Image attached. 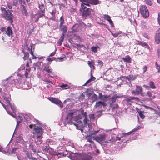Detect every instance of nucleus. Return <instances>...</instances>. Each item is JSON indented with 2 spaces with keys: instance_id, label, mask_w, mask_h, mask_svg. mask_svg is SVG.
<instances>
[{
  "instance_id": "nucleus-53",
  "label": "nucleus",
  "mask_w": 160,
  "mask_h": 160,
  "mask_svg": "<svg viewBox=\"0 0 160 160\" xmlns=\"http://www.w3.org/2000/svg\"><path fill=\"white\" fill-rule=\"evenodd\" d=\"M108 22H109V23L112 27H113L114 26L113 22L112 21L111 19Z\"/></svg>"
},
{
  "instance_id": "nucleus-24",
  "label": "nucleus",
  "mask_w": 160,
  "mask_h": 160,
  "mask_svg": "<svg viewBox=\"0 0 160 160\" xmlns=\"http://www.w3.org/2000/svg\"><path fill=\"white\" fill-rule=\"evenodd\" d=\"M64 33H63L59 39L58 41V43L59 44L60 46H61L62 44L63 41V39H64Z\"/></svg>"
},
{
  "instance_id": "nucleus-61",
  "label": "nucleus",
  "mask_w": 160,
  "mask_h": 160,
  "mask_svg": "<svg viewBox=\"0 0 160 160\" xmlns=\"http://www.w3.org/2000/svg\"><path fill=\"white\" fill-rule=\"evenodd\" d=\"M25 77L27 78H28V72L26 71L24 73Z\"/></svg>"
},
{
  "instance_id": "nucleus-52",
  "label": "nucleus",
  "mask_w": 160,
  "mask_h": 160,
  "mask_svg": "<svg viewBox=\"0 0 160 160\" xmlns=\"http://www.w3.org/2000/svg\"><path fill=\"white\" fill-rule=\"evenodd\" d=\"M140 44L143 46H146L147 48L149 47L145 43L140 42Z\"/></svg>"
},
{
  "instance_id": "nucleus-42",
  "label": "nucleus",
  "mask_w": 160,
  "mask_h": 160,
  "mask_svg": "<svg viewBox=\"0 0 160 160\" xmlns=\"http://www.w3.org/2000/svg\"><path fill=\"white\" fill-rule=\"evenodd\" d=\"M43 80L47 84L51 83L52 84V82L49 79H43Z\"/></svg>"
},
{
  "instance_id": "nucleus-10",
  "label": "nucleus",
  "mask_w": 160,
  "mask_h": 160,
  "mask_svg": "<svg viewBox=\"0 0 160 160\" xmlns=\"http://www.w3.org/2000/svg\"><path fill=\"white\" fill-rule=\"evenodd\" d=\"M52 102L59 105L60 108H62L63 107V104L61 101L57 98H51L49 99Z\"/></svg>"
},
{
  "instance_id": "nucleus-7",
  "label": "nucleus",
  "mask_w": 160,
  "mask_h": 160,
  "mask_svg": "<svg viewBox=\"0 0 160 160\" xmlns=\"http://www.w3.org/2000/svg\"><path fill=\"white\" fill-rule=\"evenodd\" d=\"M106 134L105 133H103L102 134H99V135L93 136L92 139L100 143L101 144L102 142L105 140Z\"/></svg>"
},
{
  "instance_id": "nucleus-64",
  "label": "nucleus",
  "mask_w": 160,
  "mask_h": 160,
  "mask_svg": "<svg viewBox=\"0 0 160 160\" xmlns=\"http://www.w3.org/2000/svg\"><path fill=\"white\" fill-rule=\"evenodd\" d=\"M158 56L159 58H160V50L159 49L158 50Z\"/></svg>"
},
{
  "instance_id": "nucleus-54",
  "label": "nucleus",
  "mask_w": 160,
  "mask_h": 160,
  "mask_svg": "<svg viewBox=\"0 0 160 160\" xmlns=\"http://www.w3.org/2000/svg\"><path fill=\"white\" fill-rule=\"evenodd\" d=\"M96 79L95 77H93L92 75V73H91V81H95Z\"/></svg>"
},
{
  "instance_id": "nucleus-26",
  "label": "nucleus",
  "mask_w": 160,
  "mask_h": 160,
  "mask_svg": "<svg viewBox=\"0 0 160 160\" xmlns=\"http://www.w3.org/2000/svg\"><path fill=\"white\" fill-rule=\"evenodd\" d=\"M140 128V126H138L136 127V128L133 129L132 131L128 132V133H123V135H129L130 133H131L132 132H135L137 130H138Z\"/></svg>"
},
{
  "instance_id": "nucleus-12",
  "label": "nucleus",
  "mask_w": 160,
  "mask_h": 160,
  "mask_svg": "<svg viewBox=\"0 0 160 160\" xmlns=\"http://www.w3.org/2000/svg\"><path fill=\"white\" fill-rule=\"evenodd\" d=\"M39 11L38 14H41V17H43L45 15V8L43 4H39Z\"/></svg>"
},
{
  "instance_id": "nucleus-43",
  "label": "nucleus",
  "mask_w": 160,
  "mask_h": 160,
  "mask_svg": "<svg viewBox=\"0 0 160 160\" xmlns=\"http://www.w3.org/2000/svg\"><path fill=\"white\" fill-rule=\"evenodd\" d=\"M19 3L20 5V6H24L25 5L26 3L25 0H19Z\"/></svg>"
},
{
  "instance_id": "nucleus-49",
  "label": "nucleus",
  "mask_w": 160,
  "mask_h": 160,
  "mask_svg": "<svg viewBox=\"0 0 160 160\" xmlns=\"http://www.w3.org/2000/svg\"><path fill=\"white\" fill-rule=\"evenodd\" d=\"M152 93L150 91H148L146 93V96L149 97H151L152 96Z\"/></svg>"
},
{
  "instance_id": "nucleus-3",
  "label": "nucleus",
  "mask_w": 160,
  "mask_h": 160,
  "mask_svg": "<svg viewBox=\"0 0 160 160\" xmlns=\"http://www.w3.org/2000/svg\"><path fill=\"white\" fill-rule=\"evenodd\" d=\"M87 120L86 117H85L83 119V123L80 120H78L77 123L74 122V124L76 127L78 129L82 131L83 130V128L85 127L87 124Z\"/></svg>"
},
{
  "instance_id": "nucleus-21",
  "label": "nucleus",
  "mask_w": 160,
  "mask_h": 160,
  "mask_svg": "<svg viewBox=\"0 0 160 160\" xmlns=\"http://www.w3.org/2000/svg\"><path fill=\"white\" fill-rule=\"evenodd\" d=\"M122 59L124 62L129 63H131V58L129 55H127L125 57L122 58Z\"/></svg>"
},
{
  "instance_id": "nucleus-15",
  "label": "nucleus",
  "mask_w": 160,
  "mask_h": 160,
  "mask_svg": "<svg viewBox=\"0 0 160 160\" xmlns=\"http://www.w3.org/2000/svg\"><path fill=\"white\" fill-rule=\"evenodd\" d=\"M155 40L157 43L159 44L160 43V28L157 32L155 37Z\"/></svg>"
},
{
  "instance_id": "nucleus-29",
  "label": "nucleus",
  "mask_w": 160,
  "mask_h": 160,
  "mask_svg": "<svg viewBox=\"0 0 160 160\" xmlns=\"http://www.w3.org/2000/svg\"><path fill=\"white\" fill-rule=\"evenodd\" d=\"M122 32L119 31L118 32H116L115 33L111 32V34L114 37L116 38L119 36H121L120 34L122 33Z\"/></svg>"
},
{
  "instance_id": "nucleus-40",
  "label": "nucleus",
  "mask_w": 160,
  "mask_h": 160,
  "mask_svg": "<svg viewBox=\"0 0 160 160\" xmlns=\"http://www.w3.org/2000/svg\"><path fill=\"white\" fill-rule=\"evenodd\" d=\"M51 14L52 15V17H51V19L52 20L54 19L55 16L56 14L55 10H53L51 12Z\"/></svg>"
},
{
  "instance_id": "nucleus-48",
  "label": "nucleus",
  "mask_w": 160,
  "mask_h": 160,
  "mask_svg": "<svg viewBox=\"0 0 160 160\" xmlns=\"http://www.w3.org/2000/svg\"><path fill=\"white\" fill-rule=\"evenodd\" d=\"M49 67L48 65H46L44 66V67L43 68V70L45 71H47L46 70H47L49 69Z\"/></svg>"
},
{
  "instance_id": "nucleus-4",
  "label": "nucleus",
  "mask_w": 160,
  "mask_h": 160,
  "mask_svg": "<svg viewBox=\"0 0 160 160\" xmlns=\"http://www.w3.org/2000/svg\"><path fill=\"white\" fill-rule=\"evenodd\" d=\"M3 17L6 20L10 22H13V16L12 14L9 10L8 12L5 9L3 11Z\"/></svg>"
},
{
  "instance_id": "nucleus-63",
  "label": "nucleus",
  "mask_w": 160,
  "mask_h": 160,
  "mask_svg": "<svg viewBox=\"0 0 160 160\" xmlns=\"http://www.w3.org/2000/svg\"><path fill=\"white\" fill-rule=\"evenodd\" d=\"M17 149V148H13L11 151V152L12 153H15L16 150Z\"/></svg>"
},
{
  "instance_id": "nucleus-27",
  "label": "nucleus",
  "mask_w": 160,
  "mask_h": 160,
  "mask_svg": "<svg viewBox=\"0 0 160 160\" xmlns=\"http://www.w3.org/2000/svg\"><path fill=\"white\" fill-rule=\"evenodd\" d=\"M116 141L115 138L112 137L108 141L106 142L107 143H111L114 144L115 143Z\"/></svg>"
},
{
  "instance_id": "nucleus-59",
  "label": "nucleus",
  "mask_w": 160,
  "mask_h": 160,
  "mask_svg": "<svg viewBox=\"0 0 160 160\" xmlns=\"http://www.w3.org/2000/svg\"><path fill=\"white\" fill-rule=\"evenodd\" d=\"M8 7L9 9H11L12 8V5L10 3H8L7 4Z\"/></svg>"
},
{
  "instance_id": "nucleus-58",
  "label": "nucleus",
  "mask_w": 160,
  "mask_h": 160,
  "mask_svg": "<svg viewBox=\"0 0 160 160\" xmlns=\"http://www.w3.org/2000/svg\"><path fill=\"white\" fill-rule=\"evenodd\" d=\"M131 92H132V94H134L135 95H138V93L137 92H136V90H132V91Z\"/></svg>"
},
{
  "instance_id": "nucleus-34",
  "label": "nucleus",
  "mask_w": 160,
  "mask_h": 160,
  "mask_svg": "<svg viewBox=\"0 0 160 160\" xmlns=\"http://www.w3.org/2000/svg\"><path fill=\"white\" fill-rule=\"evenodd\" d=\"M102 18H104L105 19L108 21L111 20L110 17L107 14H104L102 17Z\"/></svg>"
},
{
  "instance_id": "nucleus-11",
  "label": "nucleus",
  "mask_w": 160,
  "mask_h": 160,
  "mask_svg": "<svg viewBox=\"0 0 160 160\" xmlns=\"http://www.w3.org/2000/svg\"><path fill=\"white\" fill-rule=\"evenodd\" d=\"M123 97L122 95H118L117 94H115L111 98L110 100V103H115L116 99L118 98Z\"/></svg>"
},
{
  "instance_id": "nucleus-14",
  "label": "nucleus",
  "mask_w": 160,
  "mask_h": 160,
  "mask_svg": "<svg viewBox=\"0 0 160 160\" xmlns=\"http://www.w3.org/2000/svg\"><path fill=\"white\" fill-rule=\"evenodd\" d=\"M36 138H35V141L36 143V144L37 145H39L41 144L42 142V136H36Z\"/></svg>"
},
{
  "instance_id": "nucleus-39",
  "label": "nucleus",
  "mask_w": 160,
  "mask_h": 160,
  "mask_svg": "<svg viewBox=\"0 0 160 160\" xmlns=\"http://www.w3.org/2000/svg\"><path fill=\"white\" fill-rule=\"evenodd\" d=\"M61 88H63L65 89H68L69 88V86L67 84H63L60 86Z\"/></svg>"
},
{
  "instance_id": "nucleus-50",
  "label": "nucleus",
  "mask_w": 160,
  "mask_h": 160,
  "mask_svg": "<svg viewBox=\"0 0 160 160\" xmlns=\"http://www.w3.org/2000/svg\"><path fill=\"white\" fill-rule=\"evenodd\" d=\"M0 29L2 32L5 31L6 30V28L5 27H1L0 28Z\"/></svg>"
},
{
  "instance_id": "nucleus-45",
  "label": "nucleus",
  "mask_w": 160,
  "mask_h": 160,
  "mask_svg": "<svg viewBox=\"0 0 160 160\" xmlns=\"http://www.w3.org/2000/svg\"><path fill=\"white\" fill-rule=\"evenodd\" d=\"M145 2L147 4L150 6H151L152 4V2L150 0H145Z\"/></svg>"
},
{
  "instance_id": "nucleus-51",
  "label": "nucleus",
  "mask_w": 160,
  "mask_h": 160,
  "mask_svg": "<svg viewBox=\"0 0 160 160\" xmlns=\"http://www.w3.org/2000/svg\"><path fill=\"white\" fill-rule=\"evenodd\" d=\"M65 57V56L64 55H63L62 57L58 58V59H59L60 60L62 61Z\"/></svg>"
},
{
  "instance_id": "nucleus-38",
  "label": "nucleus",
  "mask_w": 160,
  "mask_h": 160,
  "mask_svg": "<svg viewBox=\"0 0 160 160\" xmlns=\"http://www.w3.org/2000/svg\"><path fill=\"white\" fill-rule=\"evenodd\" d=\"M128 80H133L135 79V77L132 75H129L128 76Z\"/></svg>"
},
{
  "instance_id": "nucleus-25",
  "label": "nucleus",
  "mask_w": 160,
  "mask_h": 160,
  "mask_svg": "<svg viewBox=\"0 0 160 160\" xmlns=\"http://www.w3.org/2000/svg\"><path fill=\"white\" fill-rule=\"evenodd\" d=\"M41 17V14H35L32 18V19H35V21L36 22H37L38 21V20L39 18L41 17Z\"/></svg>"
},
{
  "instance_id": "nucleus-22",
  "label": "nucleus",
  "mask_w": 160,
  "mask_h": 160,
  "mask_svg": "<svg viewBox=\"0 0 160 160\" xmlns=\"http://www.w3.org/2000/svg\"><path fill=\"white\" fill-rule=\"evenodd\" d=\"M135 90L138 94L141 93L142 92V87L139 86H136Z\"/></svg>"
},
{
  "instance_id": "nucleus-28",
  "label": "nucleus",
  "mask_w": 160,
  "mask_h": 160,
  "mask_svg": "<svg viewBox=\"0 0 160 160\" xmlns=\"http://www.w3.org/2000/svg\"><path fill=\"white\" fill-rule=\"evenodd\" d=\"M59 21L60 22V24L59 26V28H62V25L64 23V21L63 18V16H62L60 18Z\"/></svg>"
},
{
  "instance_id": "nucleus-30",
  "label": "nucleus",
  "mask_w": 160,
  "mask_h": 160,
  "mask_svg": "<svg viewBox=\"0 0 160 160\" xmlns=\"http://www.w3.org/2000/svg\"><path fill=\"white\" fill-rule=\"evenodd\" d=\"M110 106L112 108V109H117L118 107V105L115 103H110Z\"/></svg>"
},
{
  "instance_id": "nucleus-62",
  "label": "nucleus",
  "mask_w": 160,
  "mask_h": 160,
  "mask_svg": "<svg viewBox=\"0 0 160 160\" xmlns=\"http://www.w3.org/2000/svg\"><path fill=\"white\" fill-rule=\"evenodd\" d=\"M158 21L159 25H160V13L158 14Z\"/></svg>"
},
{
  "instance_id": "nucleus-23",
  "label": "nucleus",
  "mask_w": 160,
  "mask_h": 160,
  "mask_svg": "<svg viewBox=\"0 0 160 160\" xmlns=\"http://www.w3.org/2000/svg\"><path fill=\"white\" fill-rule=\"evenodd\" d=\"M101 2L99 0H91V4L96 5L100 4Z\"/></svg>"
},
{
  "instance_id": "nucleus-18",
  "label": "nucleus",
  "mask_w": 160,
  "mask_h": 160,
  "mask_svg": "<svg viewBox=\"0 0 160 160\" xmlns=\"http://www.w3.org/2000/svg\"><path fill=\"white\" fill-rule=\"evenodd\" d=\"M125 100L127 102H132L133 100H135L136 101L139 100V99L138 97H129L126 98Z\"/></svg>"
},
{
  "instance_id": "nucleus-20",
  "label": "nucleus",
  "mask_w": 160,
  "mask_h": 160,
  "mask_svg": "<svg viewBox=\"0 0 160 160\" xmlns=\"http://www.w3.org/2000/svg\"><path fill=\"white\" fill-rule=\"evenodd\" d=\"M80 1L82 2L84 6L89 7L90 4V0H80Z\"/></svg>"
},
{
  "instance_id": "nucleus-60",
  "label": "nucleus",
  "mask_w": 160,
  "mask_h": 160,
  "mask_svg": "<svg viewBox=\"0 0 160 160\" xmlns=\"http://www.w3.org/2000/svg\"><path fill=\"white\" fill-rule=\"evenodd\" d=\"M85 138L88 141L90 142V135H88Z\"/></svg>"
},
{
  "instance_id": "nucleus-57",
  "label": "nucleus",
  "mask_w": 160,
  "mask_h": 160,
  "mask_svg": "<svg viewBox=\"0 0 160 160\" xmlns=\"http://www.w3.org/2000/svg\"><path fill=\"white\" fill-rule=\"evenodd\" d=\"M43 148L44 150L48 152L49 150V148H48L46 146H45L43 147Z\"/></svg>"
},
{
  "instance_id": "nucleus-9",
  "label": "nucleus",
  "mask_w": 160,
  "mask_h": 160,
  "mask_svg": "<svg viewBox=\"0 0 160 160\" xmlns=\"http://www.w3.org/2000/svg\"><path fill=\"white\" fill-rule=\"evenodd\" d=\"M73 113L72 112H70L68 114L66 118L65 122L67 123L70 124H74L73 122Z\"/></svg>"
},
{
  "instance_id": "nucleus-33",
  "label": "nucleus",
  "mask_w": 160,
  "mask_h": 160,
  "mask_svg": "<svg viewBox=\"0 0 160 160\" xmlns=\"http://www.w3.org/2000/svg\"><path fill=\"white\" fill-rule=\"evenodd\" d=\"M26 155H27V158L30 160H32V158H33V157L32 156V153L28 152H26Z\"/></svg>"
},
{
  "instance_id": "nucleus-17",
  "label": "nucleus",
  "mask_w": 160,
  "mask_h": 160,
  "mask_svg": "<svg viewBox=\"0 0 160 160\" xmlns=\"http://www.w3.org/2000/svg\"><path fill=\"white\" fill-rule=\"evenodd\" d=\"M6 34L9 37H12L13 32L11 27L8 26L5 31Z\"/></svg>"
},
{
  "instance_id": "nucleus-13",
  "label": "nucleus",
  "mask_w": 160,
  "mask_h": 160,
  "mask_svg": "<svg viewBox=\"0 0 160 160\" xmlns=\"http://www.w3.org/2000/svg\"><path fill=\"white\" fill-rule=\"evenodd\" d=\"M31 49H30L29 48H28V49L29 51H30V54L32 56V59H35L37 58V57H36L34 55V48H35V45L33 44H32L30 45Z\"/></svg>"
},
{
  "instance_id": "nucleus-46",
  "label": "nucleus",
  "mask_w": 160,
  "mask_h": 160,
  "mask_svg": "<svg viewBox=\"0 0 160 160\" xmlns=\"http://www.w3.org/2000/svg\"><path fill=\"white\" fill-rule=\"evenodd\" d=\"M148 69V67L146 66H144L143 68V73H144Z\"/></svg>"
},
{
  "instance_id": "nucleus-32",
  "label": "nucleus",
  "mask_w": 160,
  "mask_h": 160,
  "mask_svg": "<svg viewBox=\"0 0 160 160\" xmlns=\"http://www.w3.org/2000/svg\"><path fill=\"white\" fill-rule=\"evenodd\" d=\"M99 48V47L97 45L95 46H93L91 48V51L94 52H96L98 49Z\"/></svg>"
},
{
  "instance_id": "nucleus-35",
  "label": "nucleus",
  "mask_w": 160,
  "mask_h": 160,
  "mask_svg": "<svg viewBox=\"0 0 160 160\" xmlns=\"http://www.w3.org/2000/svg\"><path fill=\"white\" fill-rule=\"evenodd\" d=\"M60 29H61L64 33L66 32L67 31V26L66 25L63 26L62 25V28H60Z\"/></svg>"
},
{
  "instance_id": "nucleus-5",
  "label": "nucleus",
  "mask_w": 160,
  "mask_h": 160,
  "mask_svg": "<svg viewBox=\"0 0 160 160\" xmlns=\"http://www.w3.org/2000/svg\"><path fill=\"white\" fill-rule=\"evenodd\" d=\"M80 10L82 12L83 17H87L90 14V8L89 7H87L84 6L83 4H81V7Z\"/></svg>"
},
{
  "instance_id": "nucleus-31",
  "label": "nucleus",
  "mask_w": 160,
  "mask_h": 160,
  "mask_svg": "<svg viewBox=\"0 0 160 160\" xmlns=\"http://www.w3.org/2000/svg\"><path fill=\"white\" fill-rule=\"evenodd\" d=\"M22 52H23L24 56L23 57V59L24 60H26L28 59L29 57V54L28 52H25L23 51H22Z\"/></svg>"
},
{
  "instance_id": "nucleus-8",
  "label": "nucleus",
  "mask_w": 160,
  "mask_h": 160,
  "mask_svg": "<svg viewBox=\"0 0 160 160\" xmlns=\"http://www.w3.org/2000/svg\"><path fill=\"white\" fill-rule=\"evenodd\" d=\"M34 134L35 137L37 136H42L43 131L42 129V128L36 126L35 124H34Z\"/></svg>"
},
{
  "instance_id": "nucleus-16",
  "label": "nucleus",
  "mask_w": 160,
  "mask_h": 160,
  "mask_svg": "<svg viewBox=\"0 0 160 160\" xmlns=\"http://www.w3.org/2000/svg\"><path fill=\"white\" fill-rule=\"evenodd\" d=\"M105 106V103L102 101H99L97 102L95 105V107H98L99 108H101L102 107L104 108Z\"/></svg>"
},
{
  "instance_id": "nucleus-44",
  "label": "nucleus",
  "mask_w": 160,
  "mask_h": 160,
  "mask_svg": "<svg viewBox=\"0 0 160 160\" xmlns=\"http://www.w3.org/2000/svg\"><path fill=\"white\" fill-rule=\"evenodd\" d=\"M155 66L156 69L158 70V72L160 73V66L158 64L157 62H155Z\"/></svg>"
},
{
  "instance_id": "nucleus-41",
  "label": "nucleus",
  "mask_w": 160,
  "mask_h": 160,
  "mask_svg": "<svg viewBox=\"0 0 160 160\" xmlns=\"http://www.w3.org/2000/svg\"><path fill=\"white\" fill-rule=\"evenodd\" d=\"M10 107L11 108V109L12 110L13 112L15 113V112L16 111V109L14 107L12 106L11 103L10 105H9L8 107H7V109H8V108H9Z\"/></svg>"
},
{
  "instance_id": "nucleus-6",
  "label": "nucleus",
  "mask_w": 160,
  "mask_h": 160,
  "mask_svg": "<svg viewBox=\"0 0 160 160\" xmlns=\"http://www.w3.org/2000/svg\"><path fill=\"white\" fill-rule=\"evenodd\" d=\"M140 13L144 17L147 18L149 16V12L147 7L144 5H143L140 7L139 8Z\"/></svg>"
},
{
  "instance_id": "nucleus-56",
  "label": "nucleus",
  "mask_w": 160,
  "mask_h": 160,
  "mask_svg": "<svg viewBox=\"0 0 160 160\" xmlns=\"http://www.w3.org/2000/svg\"><path fill=\"white\" fill-rule=\"evenodd\" d=\"M13 4V5L17 6L18 5V1H17V0H14Z\"/></svg>"
},
{
  "instance_id": "nucleus-19",
  "label": "nucleus",
  "mask_w": 160,
  "mask_h": 160,
  "mask_svg": "<svg viewBox=\"0 0 160 160\" xmlns=\"http://www.w3.org/2000/svg\"><path fill=\"white\" fill-rule=\"evenodd\" d=\"M20 8L22 10V13L26 16L28 15V13L27 11L26 7L25 6H20Z\"/></svg>"
},
{
  "instance_id": "nucleus-47",
  "label": "nucleus",
  "mask_w": 160,
  "mask_h": 160,
  "mask_svg": "<svg viewBox=\"0 0 160 160\" xmlns=\"http://www.w3.org/2000/svg\"><path fill=\"white\" fill-rule=\"evenodd\" d=\"M91 69H95V66L93 65V61L92 60L91 61Z\"/></svg>"
},
{
  "instance_id": "nucleus-1",
  "label": "nucleus",
  "mask_w": 160,
  "mask_h": 160,
  "mask_svg": "<svg viewBox=\"0 0 160 160\" xmlns=\"http://www.w3.org/2000/svg\"><path fill=\"white\" fill-rule=\"evenodd\" d=\"M3 97L4 98L3 102H4L6 104V105H5L4 104L2 103L0 101V102L3 106L4 109L7 111L8 113L10 115H12V113L8 111L7 108V107H8L9 105H10L11 104L10 102V100L11 99V98L9 96V95L6 94H4L3 95Z\"/></svg>"
},
{
  "instance_id": "nucleus-36",
  "label": "nucleus",
  "mask_w": 160,
  "mask_h": 160,
  "mask_svg": "<svg viewBox=\"0 0 160 160\" xmlns=\"http://www.w3.org/2000/svg\"><path fill=\"white\" fill-rule=\"evenodd\" d=\"M150 87L152 89H155L156 88V87L154 84V83L152 81H150L149 84Z\"/></svg>"
},
{
  "instance_id": "nucleus-2",
  "label": "nucleus",
  "mask_w": 160,
  "mask_h": 160,
  "mask_svg": "<svg viewBox=\"0 0 160 160\" xmlns=\"http://www.w3.org/2000/svg\"><path fill=\"white\" fill-rule=\"evenodd\" d=\"M96 127L94 123H91V146L92 145L91 144H92L93 148L95 149L96 148V146L94 144V142L93 141H92L91 139L92 138V137H93L92 136V135L98 133L100 131L99 130H96ZM91 147L92 148V146H91Z\"/></svg>"
},
{
  "instance_id": "nucleus-37",
  "label": "nucleus",
  "mask_w": 160,
  "mask_h": 160,
  "mask_svg": "<svg viewBox=\"0 0 160 160\" xmlns=\"http://www.w3.org/2000/svg\"><path fill=\"white\" fill-rule=\"evenodd\" d=\"M137 111L138 112L139 116L142 118L143 119L144 118L145 116L144 115H143L142 113V112L139 109H138V110H137Z\"/></svg>"
},
{
  "instance_id": "nucleus-55",
  "label": "nucleus",
  "mask_w": 160,
  "mask_h": 160,
  "mask_svg": "<svg viewBox=\"0 0 160 160\" xmlns=\"http://www.w3.org/2000/svg\"><path fill=\"white\" fill-rule=\"evenodd\" d=\"M47 71L46 72L50 74H52L53 72L51 69L49 68L48 69L46 70Z\"/></svg>"
}]
</instances>
